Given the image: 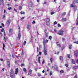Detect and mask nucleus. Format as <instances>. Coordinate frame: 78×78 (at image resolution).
<instances>
[{
  "label": "nucleus",
  "instance_id": "nucleus-1",
  "mask_svg": "<svg viewBox=\"0 0 78 78\" xmlns=\"http://www.w3.org/2000/svg\"><path fill=\"white\" fill-rule=\"evenodd\" d=\"M33 4L32 2L31 1L29 3V9H32L33 8H32V6H33Z\"/></svg>",
  "mask_w": 78,
  "mask_h": 78
},
{
  "label": "nucleus",
  "instance_id": "nucleus-2",
  "mask_svg": "<svg viewBox=\"0 0 78 78\" xmlns=\"http://www.w3.org/2000/svg\"><path fill=\"white\" fill-rule=\"evenodd\" d=\"M44 54L45 55H47V51L46 50H47V48H46L45 46H44Z\"/></svg>",
  "mask_w": 78,
  "mask_h": 78
},
{
  "label": "nucleus",
  "instance_id": "nucleus-3",
  "mask_svg": "<svg viewBox=\"0 0 78 78\" xmlns=\"http://www.w3.org/2000/svg\"><path fill=\"white\" fill-rule=\"evenodd\" d=\"M63 33H64V31L63 30H61L57 32V33L59 35H62L63 34Z\"/></svg>",
  "mask_w": 78,
  "mask_h": 78
},
{
  "label": "nucleus",
  "instance_id": "nucleus-4",
  "mask_svg": "<svg viewBox=\"0 0 78 78\" xmlns=\"http://www.w3.org/2000/svg\"><path fill=\"white\" fill-rule=\"evenodd\" d=\"M27 28L28 30H30V28H31V24L30 23H29L27 24Z\"/></svg>",
  "mask_w": 78,
  "mask_h": 78
},
{
  "label": "nucleus",
  "instance_id": "nucleus-5",
  "mask_svg": "<svg viewBox=\"0 0 78 78\" xmlns=\"http://www.w3.org/2000/svg\"><path fill=\"white\" fill-rule=\"evenodd\" d=\"M32 72H33V70H32L31 69H30L28 71V75H31V73H32Z\"/></svg>",
  "mask_w": 78,
  "mask_h": 78
},
{
  "label": "nucleus",
  "instance_id": "nucleus-6",
  "mask_svg": "<svg viewBox=\"0 0 78 78\" xmlns=\"http://www.w3.org/2000/svg\"><path fill=\"white\" fill-rule=\"evenodd\" d=\"M11 21L10 20H8L6 22V23L8 24V25H10V23H11Z\"/></svg>",
  "mask_w": 78,
  "mask_h": 78
},
{
  "label": "nucleus",
  "instance_id": "nucleus-7",
  "mask_svg": "<svg viewBox=\"0 0 78 78\" xmlns=\"http://www.w3.org/2000/svg\"><path fill=\"white\" fill-rule=\"evenodd\" d=\"M74 55L75 58H77V57L78 56V53L75 52L74 53Z\"/></svg>",
  "mask_w": 78,
  "mask_h": 78
},
{
  "label": "nucleus",
  "instance_id": "nucleus-8",
  "mask_svg": "<svg viewBox=\"0 0 78 78\" xmlns=\"http://www.w3.org/2000/svg\"><path fill=\"white\" fill-rule=\"evenodd\" d=\"M63 56H60L59 57V59L60 61H63Z\"/></svg>",
  "mask_w": 78,
  "mask_h": 78
},
{
  "label": "nucleus",
  "instance_id": "nucleus-9",
  "mask_svg": "<svg viewBox=\"0 0 78 78\" xmlns=\"http://www.w3.org/2000/svg\"><path fill=\"white\" fill-rule=\"evenodd\" d=\"M19 70L18 69V68H16V70L15 72V74H17V73H18V71Z\"/></svg>",
  "mask_w": 78,
  "mask_h": 78
},
{
  "label": "nucleus",
  "instance_id": "nucleus-10",
  "mask_svg": "<svg viewBox=\"0 0 78 78\" xmlns=\"http://www.w3.org/2000/svg\"><path fill=\"white\" fill-rule=\"evenodd\" d=\"M54 67L56 71H58V66L56 65H54Z\"/></svg>",
  "mask_w": 78,
  "mask_h": 78
},
{
  "label": "nucleus",
  "instance_id": "nucleus-11",
  "mask_svg": "<svg viewBox=\"0 0 78 78\" xmlns=\"http://www.w3.org/2000/svg\"><path fill=\"white\" fill-rule=\"evenodd\" d=\"M57 45L58 47H61V44H60V43L59 42H57Z\"/></svg>",
  "mask_w": 78,
  "mask_h": 78
},
{
  "label": "nucleus",
  "instance_id": "nucleus-12",
  "mask_svg": "<svg viewBox=\"0 0 78 78\" xmlns=\"http://www.w3.org/2000/svg\"><path fill=\"white\" fill-rule=\"evenodd\" d=\"M7 66L9 67H10V62H9V61H7Z\"/></svg>",
  "mask_w": 78,
  "mask_h": 78
},
{
  "label": "nucleus",
  "instance_id": "nucleus-13",
  "mask_svg": "<svg viewBox=\"0 0 78 78\" xmlns=\"http://www.w3.org/2000/svg\"><path fill=\"white\" fill-rule=\"evenodd\" d=\"M12 73V74H11ZM12 73H10V76L11 77V78H14V75H12Z\"/></svg>",
  "mask_w": 78,
  "mask_h": 78
},
{
  "label": "nucleus",
  "instance_id": "nucleus-14",
  "mask_svg": "<svg viewBox=\"0 0 78 78\" xmlns=\"http://www.w3.org/2000/svg\"><path fill=\"white\" fill-rule=\"evenodd\" d=\"M66 18H62V21L63 22H66Z\"/></svg>",
  "mask_w": 78,
  "mask_h": 78
},
{
  "label": "nucleus",
  "instance_id": "nucleus-15",
  "mask_svg": "<svg viewBox=\"0 0 78 78\" xmlns=\"http://www.w3.org/2000/svg\"><path fill=\"white\" fill-rule=\"evenodd\" d=\"M50 22V19H49L48 18H46V22L47 23H48Z\"/></svg>",
  "mask_w": 78,
  "mask_h": 78
},
{
  "label": "nucleus",
  "instance_id": "nucleus-16",
  "mask_svg": "<svg viewBox=\"0 0 78 78\" xmlns=\"http://www.w3.org/2000/svg\"><path fill=\"white\" fill-rule=\"evenodd\" d=\"M78 68V66H74L73 67V69L74 70H75V69H76Z\"/></svg>",
  "mask_w": 78,
  "mask_h": 78
},
{
  "label": "nucleus",
  "instance_id": "nucleus-17",
  "mask_svg": "<svg viewBox=\"0 0 78 78\" xmlns=\"http://www.w3.org/2000/svg\"><path fill=\"white\" fill-rule=\"evenodd\" d=\"M66 14V12H63V13H62V16H65V15Z\"/></svg>",
  "mask_w": 78,
  "mask_h": 78
},
{
  "label": "nucleus",
  "instance_id": "nucleus-18",
  "mask_svg": "<svg viewBox=\"0 0 78 78\" xmlns=\"http://www.w3.org/2000/svg\"><path fill=\"white\" fill-rule=\"evenodd\" d=\"M21 36V35L20 34V33H19L18 34V36L19 39L20 40V36Z\"/></svg>",
  "mask_w": 78,
  "mask_h": 78
},
{
  "label": "nucleus",
  "instance_id": "nucleus-19",
  "mask_svg": "<svg viewBox=\"0 0 78 78\" xmlns=\"http://www.w3.org/2000/svg\"><path fill=\"white\" fill-rule=\"evenodd\" d=\"M43 44L44 47H45V45L46 44V41H43Z\"/></svg>",
  "mask_w": 78,
  "mask_h": 78
},
{
  "label": "nucleus",
  "instance_id": "nucleus-20",
  "mask_svg": "<svg viewBox=\"0 0 78 78\" xmlns=\"http://www.w3.org/2000/svg\"><path fill=\"white\" fill-rule=\"evenodd\" d=\"M74 6V5L73 4V3L72 4H71L70 5V7L71 8H73Z\"/></svg>",
  "mask_w": 78,
  "mask_h": 78
},
{
  "label": "nucleus",
  "instance_id": "nucleus-21",
  "mask_svg": "<svg viewBox=\"0 0 78 78\" xmlns=\"http://www.w3.org/2000/svg\"><path fill=\"white\" fill-rule=\"evenodd\" d=\"M12 29L9 30V33H12Z\"/></svg>",
  "mask_w": 78,
  "mask_h": 78
},
{
  "label": "nucleus",
  "instance_id": "nucleus-22",
  "mask_svg": "<svg viewBox=\"0 0 78 78\" xmlns=\"http://www.w3.org/2000/svg\"><path fill=\"white\" fill-rule=\"evenodd\" d=\"M72 44H70L69 45V49H72Z\"/></svg>",
  "mask_w": 78,
  "mask_h": 78
},
{
  "label": "nucleus",
  "instance_id": "nucleus-23",
  "mask_svg": "<svg viewBox=\"0 0 78 78\" xmlns=\"http://www.w3.org/2000/svg\"><path fill=\"white\" fill-rule=\"evenodd\" d=\"M45 34L46 37H48V34H47V33L46 32H45Z\"/></svg>",
  "mask_w": 78,
  "mask_h": 78
},
{
  "label": "nucleus",
  "instance_id": "nucleus-24",
  "mask_svg": "<svg viewBox=\"0 0 78 78\" xmlns=\"http://www.w3.org/2000/svg\"><path fill=\"white\" fill-rule=\"evenodd\" d=\"M72 61L73 64H75V61H74V60L72 59Z\"/></svg>",
  "mask_w": 78,
  "mask_h": 78
},
{
  "label": "nucleus",
  "instance_id": "nucleus-25",
  "mask_svg": "<svg viewBox=\"0 0 78 78\" xmlns=\"http://www.w3.org/2000/svg\"><path fill=\"white\" fill-rule=\"evenodd\" d=\"M64 71L63 70H61L60 71V73H64Z\"/></svg>",
  "mask_w": 78,
  "mask_h": 78
},
{
  "label": "nucleus",
  "instance_id": "nucleus-26",
  "mask_svg": "<svg viewBox=\"0 0 78 78\" xmlns=\"http://www.w3.org/2000/svg\"><path fill=\"white\" fill-rule=\"evenodd\" d=\"M50 61L51 63L53 62V58H51L50 59Z\"/></svg>",
  "mask_w": 78,
  "mask_h": 78
},
{
  "label": "nucleus",
  "instance_id": "nucleus-27",
  "mask_svg": "<svg viewBox=\"0 0 78 78\" xmlns=\"http://www.w3.org/2000/svg\"><path fill=\"white\" fill-rule=\"evenodd\" d=\"M20 14H25V12H21Z\"/></svg>",
  "mask_w": 78,
  "mask_h": 78
},
{
  "label": "nucleus",
  "instance_id": "nucleus-28",
  "mask_svg": "<svg viewBox=\"0 0 78 78\" xmlns=\"http://www.w3.org/2000/svg\"><path fill=\"white\" fill-rule=\"evenodd\" d=\"M19 9L20 10H21V9H22V6H20L19 7Z\"/></svg>",
  "mask_w": 78,
  "mask_h": 78
},
{
  "label": "nucleus",
  "instance_id": "nucleus-29",
  "mask_svg": "<svg viewBox=\"0 0 78 78\" xmlns=\"http://www.w3.org/2000/svg\"><path fill=\"white\" fill-rule=\"evenodd\" d=\"M23 70L24 72H26V71H27V70L25 68H23Z\"/></svg>",
  "mask_w": 78,
  "mask_h": 78
},
{
  "label": "nucleus",
  "instance_id": "nucleus-30",
  "mask_svg": "<svg viewBox=\"0 0 78 78\" xmlns=\"http://www.w3.org/2000/svg\"><path fill=\"white\" fill-rule=\"evenodd\" d=\"M26 41H24V43H23V45H25L26 44Z\"/></svg>",
  "mask_w": 78,
  "mask_h": 78
},
{
  "label": "nucleus",
  "instance_id": "nucleus-31",
  "mask_svg": "<svg viewBox=\"0 0 78 78\" xmlns=\"http://www.w3.org/2000/svg\"><path fill=\"white\" fill-rule=\"evenodd\" d=\"M49 39L51 40V39H52V37H51V36H49Z\"/></svg>",
  "mask_w": 78,
  "mask_h": 78
},
{
  "label": "nucleus",
  "instance_id": "nucleus-32",
  "mask_svg": "<svg viewBox=\"0 0 78 78\" xmlns=\"http://www.w3.org/2000/svg\"><path fill=\"white\" fill-rule=\"evenodd\" d=\"M8 9H9V10H11V9H12V7H9L8 8Z\"/></svg>",
  "mask_w": 78,
  "mask_h": 78
},
{
  "label": "nucleus",
  "instance_id": "nucleus-33",
  "mask_svg": "<svg viewBox=\"0 0 78 78\" xmlns=\"http://www.w3.org/2000/svg\"><path fill=\"white\" fill-rule=\"evenodd\" d=\"M74 2H75V3H78V0H75V1H74Z\"/></svg>",
  "mask_w": 78,
  "mask_h": 78
},
{
  "label": "nucleus",
  "instance_id": "nucleus-34",
  "mask_svg": "<svg viewBox=\"0 0 78 78\" xmlns=\"http://www.w3.org/2000/svg\"><path fill=\"white\" fill-rule=\"evenodd\" d=\"M56 24H57V22L56 21H55L54 23V25H56Z\"/></svg>",
  "mask_w": 78,
  "mask_h": 78
},
{
  "label": "nucleus",
  "instance_id": "nucleus-35",
  "mask_svg": "<svg viewBox=\"0 0 78 78\" xmlns=\"http://www.w3.org/2000/svg\"><path fill=\"white\" fill-rule=\"evenodd\" d=\"M55 13V12H51V15H52V14H53Z\"/></svg>",
  "mask_w": 78,
  "mask_h": 78
},
{
  "label": "nucleus",
  "instance_id": "nucleus-36",
  "mask_svg": "<svg viewBox=\"0 0 78 78\" xmlns=\"http://www.w3.org/2000/svg\"><path fill=\"white\" fill-rule=\"evenodd\" d=\"M67 57L68 58H69V59H70V55L69 54L67 55Z\"/></svg>",
  "mask_w": 78,
  "mask_h": 78
},
{
  "label": "nucleus",
  "instance_id": "nucleus-37",
  "mask_svg": "<svg viewBox=\"0 0 78 78\" xmlns=\"http://www.w3.org/2000/svg\"><path fill=\"white\" fill-rule=\"evenodd\" d=\"M58 27H61V25H60V24H59V23L58 24Z\"/></svg>",
  "mask_w": 78,
  "mask_h": 78
},
{
  "label": "nucleus",
  "instance_id": "nucleus-38",
  "mask_svg": "<svg viewBox=\"0 0 78 78\" xmlns=\"http://www.w3.org/2000/svg\"><path fill=\"white\" fill-rule=\"evenodd\" d=\"M4 39H5V42H6V40L8 39V38L6 37H4Z\"/></svg>",
  "mask_w": 78,
  "mask_h": 78
},
{
  "label": "nucleus",
  "instance_id": "nucleus-39",
  "mask_svg": "<svg viewBox=\"0 0 78 78\" xmlns=\"http://www.w3.org/2000/svg\"><path fill=\"white\" fill-rule=\"evenodd\" d=\"M65 40H66V39H65V38H62V41H65Z\"/></svg>",
  "mask_w": 78,
  "mask_h": 78
},
{
  "label": "nucleus",
  "instance_id": "nucleus-40",
  "mask_svg": "<svg viewBox=\"0 0 78 78\" xmlns=\"http://www.w3.org/2000/svg\"><path fill=\"white\" fill-rule=\"evenodd\" d=\"M45 63V60H43L42 62V64H44Z\"/></svg>",
  "mask_w": 78,
  "mask_h": 78
},
{
  "label": "nucleus",
  "instance_id": "nucleus-41",
  "mask_svg": "<svg viewBox=\"0 0 78 78\" xmlns=\"http://www.w3.org/2000/svg\"><path fill=\"white\" fill-rule=\"evenodd\" d=\"M32 24H34L35 23V21H33V22H32Z\"/></svg>",
  "mask_w": 78,
  "mask_h": 78
},
{
  "label": "nucleus",
  "instance_id": "nucleus-42",
  "mask_svg": "<svg viewBox=\"0 0 78 78\" xmlns=\"http://www.w3.org/2000/svg\"><path fill=\"white\" fill-rule=\"evenodd\" d=\"M76 63H78V59L76 60Z\"/></svg>",
  "mask_w": 78,
  "mask_h": 78
},
{
  "label": "nucleus",
  "instance_id": "nucleus-43",
  "mask_svg": "<svg viewBox=\"0 0 78 78\" xmlns=\"http://www.w3.org/2000/svg\"><path fill=\"white\" fill-rule=\"evenodd\" d=\"M54 32H55V33H56V30L55 29H54Z\"/></svg>",
  "mask_w": 78,
  "mask_h": 78
},
{
  "label": "nucleus",
  "instance_id": "nucleus-44",
  "mask_svg": "<svg viewBox=\"0 0 78 78\" xmlns=\"http://www.w3.org/2000/svg\"><path fill=\"white\" fill-rule=\"evenodd\" d=\"M73 7H74V8H75V9H76V8H77V7L76 6L74 5Z\"/></svg>",
  "mask_w": 78,
  "mask_h": 78
},
{
  "label": "nucleus",
  "instance_id": "nucleus-45",
  "mask_svg": "<svg viewBox=\"0 0 78 78\" xmlns=\"http://www.w3.org/2000/svg\"><path fill=\"white\" fill-rule=\"evenodd\" d=\"M74 44H78V41H76L74 42Z\"/></svg>",
  "mask_w": 78,
  "mask_h": 78
},
{
  "label": "nucleus",
  "instance_id": "nucleus-46",
  "mask_svg": "<svg viewBox=\"0 0 78 78\" xmlns=\"http://www.w3.org/2000/svg\"><path fill=\"white\" fill-rule=\"evenodd\" d=\"M65 66L66 67H68V64H65Z\"/></svg>",
  "mask_w": 78,
  "mask_h": 78
},
{
  "label": "nucleus",
  "instance_id": "nucleus-47",
  "mask_svg": "<svg viewBox=\"0 0 78 78\" xmlns=\"http://www.w3.org/2000/svg\"><path fill=\"white\" fill-rule=\"evenodd\" d=\"M74 78H77V75L76 74L75 75Z\"/></svg>",
  "mask_w": 78,
  "mask_h": 78
},
{
  "label": "nucleus",
  "instance_id": "nucleus-48",
  "mask_svg": "<svg viewBox=\"0 0 78 78\" xmlns=\"http://www.w3.org/2000/svg\"><path fill=\"white\" fill-rule=\"evenodd\" d=\"M1 31L2 32H3V31H4V29H2V30H1Z\"/></svg>",
  "mask_w": 78,
  "mask_h": 78
},
{
  "label": "nucleus",
  "instance_id": "nucleus-49",
  "mask_svg": "<svg viewBox=\"0 0 78 78\" xmlns=\"http://www.w3.org/2000/svg\"><path fill=\"white\" fill-rule=\"evenodd\" d=\"M21 66H25V64H22Z\"/></svg>",
  "mask_w": 78,
  "mask_h": 78
},
{
  "label": "nucleus",
  "instance_id": "nucleus-50",
  "mask_svg": "<svg viewBox=\"0 0 78 78\" xmlns=\"http://www.w3.org/2000/svg\"><path fill=\"white\" fill-rule=\"evenodd\" d=\"M37 52L39 51V48H38V47H37Z\"/></svg>",
  "mask_w": 78,
  "mask_h": 78
},
{
  "label": "nucleus",
  "instance_id": "nucleus-51",
  "mask_svg": "<svg viewBox=\"0 0 78 78\" xmlns=\"http://www.w3.org/2000/svg\"><path fill=\"white\" fill-rule=\"evenodd\" d=\"M9 36H11V33H9Z\"/></svg>",
  "mask_w": 78,
  "mask_h": 78
},
{
  "label": "nucleus",
  "instance_id": "nucleus-52",
  "mask_svg": "<svg viewBox=\"0 0 78 78\" xmlns=\"http://www.w3.org/2000/svg\"><path fill=\"white\" fill-rule=\"evenodd\" d=\"M52 75V72H50V75L51 76Z\"/></svg>",
  "mask_w": 78,
  "mask_h": 78
},
{
  "label": "nucleus",
  "instance_id": "nucleus-53",
  "mask_svg": "<svg viewBox=\"0 0 78 78\" xmlns=\"http://www.w3.org/2000/svg\"><path fill=\"white\" fill-rule=\"evenodd\" d=\"M38 62L39 63H41V60H40V59H38Z\"/></svg>",
  "mask_w": 78,
  "mask_h": 78
},
{
  "label": "nucleus",
  "instance_id": "nucleus-54",
  "mask_svg": "<svg viewBox=\"0 0 78 78\" xmlns=\"http://www.w3.org/2000/svg\"><path fill=\"white\" fill-rule=\"evenodd\" d=\"M64 46H63V47L62 48V50H63V49H64Z\"/></svg>",
  "mask_w": 78,
  "mask_h": 78
},
{
  "label": "nucleus",
  "instance_id": "nucleus-55",
  "mask_svg": "<svg viewBox=\"0 0 78 78\" xmlns=\"http://www.w3.org/2000/svg\"><path fill=\"white\" fill-rule=\"evenodd\" d=\"M4 34L5 35V36H6V33H5V32H4Z\"/></svg>",
  "mask_w": 78,
  "mask_h": 78
},
{
  "label": "nucleus",
  "instance_id": "nucleus-56",
  "mask_svg": "<svg viewBox=\"0 0 78 78\" xmlns=\"http://www.w3.org/2000/svg\"><path fill=\"white\" fill-rule=\"evenodd\" d=\"M48 40H46V43H48Z\"/></svg>",
  "mask_w": 78,
  "mask_h": 78
},
{
  "label": "nucleus",
  "instance_id": "nucleus-57",
  "mask_svg": "<svg viewBox=\"0 0 78 78\" xmlns=\"http://www.w3.org/2000/svg\"><path fill=\"white\" fill-rule=\"evenodd\" d=\"M3 47L4 48L5 47V44L4 43L3 44Z\"/></svg>",
  "mask_w": 78,
  "mask_h": 78
},
{
  "label": "nucleus",
  "instance_id": "nucleus-58",
  "mask_svg": "<svg viewBox=\"0 0 78 78\" xmlns=\"http://www.w3.org/2000/svg\"><path fill=\"white\" fill-rule=\"evenodd\" d=\"M23 19H24V17H23L21 18V20H23Z\"/></svg>",
  "mask_w": 78,
  "mask_h": 78
},
{
  "label": "nucleus",
  "instance_id": "nucleus-59",
  "mask_svg": "<svg viewBox=\"0 0 78 78\" xmlns=\"http://www.w3.org/2000/svg\"><path fill=\"white\" fill-rule=\"evenodd\" d=\"M0 61H3V59L2 58L0 59Z\"/></svg>",
  "mask_w": 78,
  "mask_h": 78
},
{
  "label": "nucleus",
  "instance_id": "nucleus-60",
  "mask_svg": "<svg viewBox=\"0 0 78 78\" xmlns=\"http://www.w3.org/2000/svg\"><path fill=\"white\" fill-rule=\"evenodd\" d=\"M2 27H4V24H3V23H2Z\"/></svg>",
  "mask_w": 78,
  "mask_h": 78
},
{
  "label": "nucleus",
  "instance_id": "nucleus-61",
  "mask_svg": "<svg viewBox=\"0 0 78 78\" xmlns=\"http://www.w3.org/2000/svg\"><path fill=\"white\" fill-rule=\"evenodd\" d=\"M59 7H58V11H59V10H60V9H59Z\"/></svg>",
  "mask_w": 78,
  "mask_h": 78
},
{
  "label": "nucleus",
  "instance_id": "nucleus-62",
  "mask_svg": "<svg viewBox=\"0 0 78 78\" xmlns=\"http://www.w3.org/2000/svg\"><path fill=\"white\" fill-rule=\"evenodd\" d=\"M76 24L77 25H78V20L77 21V23H76Z\"/></svg>",
  "mask_w": 78,
  "mask_h": 78
},
{
  "label": "nucleus",
  "instance_id": "nucleus-63",
  "mask_svg": "<svg viewBox=\"0 0 78 78\" xmlns=\"http://www.w3.org/2000/svg\"><path fill=\"white\" fill-rule=\"evenodd\" d=\"M40 48H42V45H40L39 46Z\"/></svg>",
  "mask_w": 78,
  "mask_h": 78
},
{
  "label": "nucleus",
  "instance_id": "nucleus-64",
  "mask_svg": "<svg viewBox=\"0 0 78 78\" xmlns=\"http://www.w3.org/2000/svg\"><path fill=\"white\" fill-rule=\"evenodd\" d=\"M33 37H32V36H31V40H33Z\"/></svg>",
  "mask_w": 78,
  "mask_h": 78
}]
</instances>
